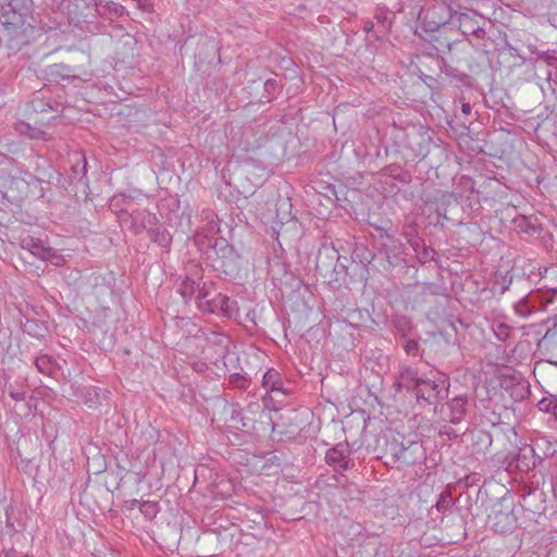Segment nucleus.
I'll use <instances>...</instances> for the list:
<instances>
[{
    "label": "nucleus",
    "mask_w": 557,
    "mask_h": 557,
    "mask_svg": "<svg viewBox=\"0 0 557 557\" xmlns=\"http://www.w3.org/2000/svg\"><path fill=\"white\" fill-rule=\"evenodd\" d=\"M547 376L550 380V382L547 383L548 387L550 389H557V368L556 367H552L547 371Z\"/></svg>",
    "instance_id": "393cba45"
},
{
    "label": "nucleus",
    "mask_w": 557,
    "mask_h": 557,
    "mask_svg": "<svg viewBox=\"0 0 557 557\" xmlns=\"http://www.w3.org/2000/svg\"><path fill=\"white\" fill-rule=\"evenodd\" d=\"M79 164H77L76 166H74V172L77 173V168H78Z\"/></svg>",
    "instance_id": "4c0bfd02"
},
{
    "label": "nucleus",
    "mask_w": 557,
    "mask_h": 557,
    "mask_svg": "<svg viewBox=\"0 0 557 557\" xmlns=\"http://www.w3.org/2000/svg\"><path fill=\"white\" fill-rule=\"evenodd\" d=\"M471 110H472V108H471L470 103L463 102L461 104V112H462L463 115H469L471 113Z\"/></svg>",
    "instance_id": "f704fd0d"
},
{
    "label": "nucleus",
    "mask_w": 557,
    "mask_h": 557,
    "mask_svg": "<svg viewBox=\"0 0 557 557\" xmlns=\"http://www.w3.org/2000/svg\"><path fill=\"white\" fill-rule=\"evenodd\" d=\"M263 87L269 96H273L277 91L278 85L275 79L270 78L264 82Z\"/></svg>",
    "instance_id": "cd10ccee"
},
{
    "label": "nucleus",
    "mask_w": 557,
    "mask_h": 557,
    "mask_svg": "<svg viewBox=\"0 0 557 557\" xmlns=\"http://www.w3.org/2000/svg\"><path fill=\"white\" fill-rule=\"evenodd\" d=\"M488 522L496 533L507 534L516 529L517 518L511 510H498L490 516Z\"/></svg>",
    "instance_id": "1a4fd4ad"
},
{
    "label": "nucleus",
    "mask_w": 557,
    "mask_h": 557,
    "mask_svg": "<svg viewBox=\"0 0 557 557\" xmlns=\"http://www.w3.org/2000/svg\"><path fill=\"white\" fill-rule=\"evenodd\" d=\"M132 228L134 233H139L148 228L149 238L161 247H168L171 244L172 237L165 227L157 226L150 227L156 224L157 216L146 210L135 211L131 214Z\"/></svg>",
    "instance_id": "20e7f679"
},
{
    "label": "nucleus",
    "mask_w": 557,
    "mask_h": 557,
    "mask_svg": "<svg viewBox=\"0 0 557 557\" xmlns=\"http://www.w3.org/2000/svg\"><path fill=\"white\" fill-rule=\"evenodd\" d=\"M18 245L23 250L54 267H62L65 262L62 255L58 253L53 248L46 246L40 238L24 235L20 237Z\"/></svg>",
    "instance_id": "39448f33"
},
{
    "label": "nucleus",
    "mask_w": 557,
    "mask_h": 557,
    "mask_svg": "<svg viewBox=\"0 0 557 557\" xmlns=\"http://www.w3.org/2000/svg\"><path fill=\"white\" fill-rule=\"evenodd\" d=\"M404 349L405 351L408 354V355H411V356H417L419 354V344L418 342L413 341V339H408L406 343H405V346H404Z\"/></svg>",
    "instance_id": "5701e85b"
},
{
    "label": "nucleus",
    "mask_w": 557,
    "mask_h": 557,
    "mask_svg": "<svg viewBox=\"0 0 557 557\" xmlns=\"http://www.w3.org/2000/svg\"><path fill=\"white\" fill-rule=\"evenodd\" d=\"M539 60L545 61L548 65H553L557 59L554 55H550L548 51H536L535 52Z\"/></svg>",
    "instance_id": "c85d7f7f"
},
{
    "label": "nucleus",
    "mask_w": 557,
    "mask_h": 557,
    "mask_svg": "<svg viewBox=\"0 0 557 557\" xmlns=\"http://www.w3.org/2000/svg\"><path fill=\"white\" fill-rule=\"evenodd\" d=\"M510 283H511V278H509V281L507 282L506 276H504L503 282L502 283L497 282L496 284L499 285V292L502 294H504L508 289Z\"/></svg>",
    "instance_id": "72a5a7b5"
},
{
    "label": "nucleus",
    "mask_w": 557,
    "mask_h": 557,
    "mask_svg": "<svg viewBox=\"0 0 557 557\" xmlns=\"http://www.w3.org/2000/svg\"><path fill=\"white\" fill-rule=\"evenodd\" d=\"M8 393L10 397L16 401H22L25 399V391L24 389H14L11 385L8 387Z\"/></svg>",
    "instance_id": "bb28decb"
},
{
    "label": "nucleus",
    "mask_w": 557,
    "mask_h": 557,
    "mask_svg": "<svg viewBox=\"0 0 557 557\" xmlns=\"http://www.w3.org/2000/svg\"><path fill=\"white\" fill-rule=\"evenodd\" d=\"M462 15L453 2L435 1L423 11V23L428 30L435 32L447 24L460 23Z\"/></svg>",
    "instance_id": "f03ea898"
},
{
    "label": "nucleus",
    "mask_w": 557,
    "mask_h": 557,
    "mask_svg": "<svg viewBox=\"0 0 557 557\" xmlns=\"http://www.w3.org/2000/svg\"><path fill=\"white\" fill-rule=\"evenodd\" d=\"M110 11L113 12L115 15L121 16L124 13V7L112 2L109 7Z\"/></svg>",
    "instance_id": "473e14b6"
},
{
    "label": "nucleus",
    "mask_w": 557,
    "mask_h": 557,
    "mask_svg": "<svg viewBox=\"0 0 557 557\" xmlns=\"http://www.w3.org/2000/svg\"><path fill=\"white\" fill-rule=\"evenodd\" d=\"M199 309L211 313L220 311L223 315L232 317L236 311V302L223 294H216L209 301L200 302Z\"/></svg>",
    "instance_id": "6e6552de"
},
{
    "label": "nucleus",
    "mask_w": 557,
    "mask_h": 557,
    "mask_svg": "<svg viewBox=\"0 0 557 557\" xmlns=\"http://www.w3.org/2000/svg\"><path fill=\"white\" fill-rule=\"evenodd\" d=\"M239 379H240L239 375H236V377L234 379V382L238 381Z\"/></svg>",
    "instance_id": "58836bf2"
},
{
    "label": "nucleus",
    "mask_w": 557,
    "mask_h": 557,
    "mask_svg": "<svg viewBox=\"0 0 557 557\" xmlns=\"http://www.w3.org/2000/svg\"><path fill=\"white\" fill-rule=\"evenodd\" d=\"M473 440V451L480 454L484 453L492 445V436L488 432L485 431H476L472 433Z\"/></svg>",
    "instance_id": "dca6fc26"
},
{
    "label": "nucleus",
    "mask_w": 557,
    "mask_h": 557,
    "mask_svg": "<svg viewBox=\"0 0 557 557\" xmlns=\"http://www.w3.org/2000/svg\"><path fill=\"white\" fill-rule=\"evenodd\" d=\"M555 400H547V399H542L540 403H539V407L541 410H545V411H548V410H553V406L555 404Z\"/></svg>",
    "instance_id": "2f4dec72"
},
{
    "label": "nucleus",
    "mask_w": 557,
    "mask_h": 557,
    "mask_svg": "<svg viewBox=\"0 0 557 557\" xmlns=\"http://www.w3.org/2000/svg\"><path fill=\"white\" fill-rule=\"evenodd\" d=\"M134 1L137 2V5L139 9H141L146 12L152 11V3L150 0H134Z\"/></svg>",
    "instance_id": "7c9ffc66"
},
{
    "label": "nucleus",
    "mask_w": 557,
    "mask_h": 557,
    "mask_svg": "<svg viewBox=\"0 0 557 557\" xmlns=\"http://www.w3.org/2000/svg\"><path fill=\"white\" fill-rule=\"evenodd\" d=\"M419 242H420V239H419V238H417V239H414V240H411V242H410V244H411V246H413L414 248H417V247L419 246Z\"/></svg>",
    "instance_id": "e433bc0d"
},
{
    "label": "nucleus",
    "mask_w": 557,
    "mask_h": 557,
    "mask_svg": "<svg viewBox=\"0 0 557 557\" xmlns=\"http://www.w3.org/2000/svg\"><path fill=\"white\" fill-rule=\"evenodd\" d=\"M18 557H29V556H27V555H22V556H18Z\"/></svg>",
    "instance_id": "ea45409f"
},
{
    "label": "nucleus",
    "mask_w": 557,
    "mask_h": 557,
    "mask_svg": "<svg viewBox=\"0 0 557 557\" xmlns=\"http://www.w3.org/2000/svg\"><path fill=\"white\" fill-rule=\"evenodd\" d=\"M513 308H515L516 313L520 317H528L531 312L529 307L527 306V304L523 300L517 302Z\"/></svg>",
    "instance_id": "a878e982"
},
{
    "label": "nucleus",
    "mask_w": 557,
    "mask_h": 557,
    "mask_svg": "<svg viewBox=\"0 0 557 557\" xmlns=\"http://www.w3.org/2000/svg\"><path fill=\"white\" fill-rule=\"evenodd\" d=\"M32 0H9L11 11H5L0 17V34L9 41H22L25 34V21L20 12L27 9Z\"/></svg>",
    "instance_id": "f257e3e1"
},
{
    "label": "nucleus",
    "mask_w": 557,
    "mask_h": 557,
    "mask_svg": "<svg viewBox=\"0 0 557 557\" xmlns=\"http://www.w3.org/2000/svg\"><path fill=\"white\" fill-rule=\"evenodd\" d=\"M139 510L145 515V517L152 519L158 513V505L156 502H143L139 504Z\"/></svg>",
    "instance_id": "6ab92c4d"
},
{
    "label": "nucleus",
    "mask_w": 557,
    "mask_h": 557,
    "mask_svg": "<svg viewBox=\"0 0 557 557\" xmlns=\"http://www.w3.org/2000/svg\"><path fill=\"white\" fill-rule=\"evenodd\" d=\"M35 366L39 372L46 375H52L55 371V362L48 355L39 356L35 359Z\"/></svg>",
    "instance_id": "f3484780"
},
{
    "label": "nucleus",
    "mask_w": 557,
    "mask_h": 557,
    "mask_svg": "<svg viewBox=\"0 0 557 557\" xmlns=\"http://www.w3.org/2000/svg\"><path fill=\"white\" fill-rule=\"evenodd\" d=\"M81 162H82L81 172H82V175L85 176L86 172H87V170H86L87 161H86L85 157L81 158Z\"/></svg>",
    "instance_id": "c9c22d12"
},
{
    "label": "nucleus",
    "mask_w": 557,
    "mask_h": 557,
    "mask_svg": "<svg viewBox=\"0 0 557 557\" xmlns=\"http://www.w3.org/2000/svg\"><path fill=\"white\" fill-rule=\"evenodd\" d=\"M539 462H541V458L536 456L534 448L531 446L520 448L516 456V467L522 472L534 469Z\"/></svg>",
    "instance_id": "9d476101"
},
{
    "label": "nucleus",
    "mask_w": 557,
    "mask_h": 557,
    "mask_svg": "<svg viewBox=\"0 0 557 557\" xmlns=\"http://www.w3.org/2000/svg\"><path fill=\"white\" fill-rule=\"evenodd\" d=\"M262 386L270 393L280 392L284 394L282 375L275 369H269L263 374Z\"/></svg>",
    "instance_id": "f8f14e48"
},
{
    "label": "nucleus",
    "mask_w": 557,
    "mask_h": 557,
    "mask_svg": "<svg viewBox=\"0 0 557 557\" xmlns=\"http://www.w3.org/2000/svg\"><path fill=\"white\" fill-rule=\"evenodd\" d=\"M27 127V135L32 139H41V140H49L51 139V136L44 129L26 125Z\"/></svg>",
    "instance_id": "aec40b11"
},
{
    "label": "nucleus",
    "mask_w": 557,
    "mask_h": 557,
    "mask_svg": "<svg viewBox=\"0 0 557 557\" xmlns=\"http://www.w3.org/2000/svg\"><path fill=\"white\" fill-rule=\"evenodd\" d=\"M198 287H199V284H197L196 281H194L189 277H185L178 284L177 290L182 295V297L185 299V301H187L196 293Z\"/></svg>",
    "instance_id": "a211bd4d"
},
{
    "label": "nucleus",
    "mask_w": 557,
    "mask_h": 557,
    "mask_svg": "<svg viewBox=\"0 0 557 557\" xmlns=\"http://www.w3.org/2000/svg\"><path fill=\"white\" fill-rule=\"evenodd\" d=\"M391 14L392 13L386 8H377L374 17L379 23H381L384 26L385 23L388 21Z\"/></svg>",
    "instance_id": "412c9836"
},
{
    "label": "nucleus",
    "mask_w": 557,
    "mask_h": 557,
    "mask_svg": "<svg viewBox=\"0 0 557 557\" xmlns=\"http://www.w3.org/2000/svg\"><path fill=\"white\" fill-rule=\"evenodd\" d=\"M421 381H422V379H420L418 376V372L414 369H412L410 367H403L400 374H399V380L397 382V386L399 388L404 387L406 389L416 391L417 385Z\"/></svg>",
    "instance_id": "ddd939ff"
},
{
    "label": "nucleus",
    "mask_w": 557,
    "mask_h": 557,
    "mask_svg": "<svg viewBox=\"0 0 557 557\" xmlns=\"http://www.w3.org/2000/svg\"><path fill=\"white\" fill-rule=\"evenodd\" d=\"M414 392L420 405H432L446 397L448 391L445 380H422Z\"/></svg>",
    "instance_id": "423d86ee"
},
{
    "label": "nucleus",
    "mask_w": 557,
    "mask_h": 557,
    "mask_svg": "<svg viewBox=\"0 0 557 557\" xmlns=\"http://www.w3.org/2000/svg\"><path fill=\"white\" fill-rule=\"evenodd\" d=\"M351 449L348 443H338L329 449L325 456L326 462L339 470H348L354 468L355 462L350 458Z\"/></svg>",
    "instance_id": "0eeeda50"
},
{
    "label": "nucleus",
    "mask_w": 557,
    "mask_h": 557,
    "mask_svg": "<svg viewBox=\"0 0 557 557\" xmlns=\"http://www.w3.org/2000/svg\"><path fill=\"white\" fill-rule=\"evenodd\" d=\"M467 398L461 396L453 398L447 404L449 410L448 418L451 423L457 424L463 419L467 411Z\"/></svg>",
    "instance_id": "9b49d317"
},
{
    "label": "nucleus",
    "mask_w": 557,
    "mask_h": 557,
    "mask_svg": "<svg viewBox=\"0 0 557 557\" xmlns=\"http://www.w3.org/2000/svg\"><path fill=\"white\" fill-rule=\"evenodd\" d=\"M450 506V497L448 495L441 494L435 507L438 511H445Z\"/></svg>",
    "instance_id": "b1692460"
},
{
    "label": "nucleus",
    "mask_w": 557,
    "mask_h": 557,
    "mask_svg": "<svg viewBox=\"0 0 557 557\" xmlns=\"http://www.w3.org/2000/svg\"><path fill=\"white\" fill-rule=\"evenodd\" d=\"M198 295H197V305L199 306L200 302H206V301H209L207 299L209 293L208 290L206 289V283H203V286L200 288L198 287Z\"/></svg>",
    "instance_id": "c756f323"
},
{
    "label": "nucleus",
    "mask_w": 557,
    "mask_h": 557,
    "mask_svg": "<svg viewBox=\"0 0 557 557\" xmlns=\"http://www.w3.org/2000/svg\"><path fill=\"white\" fill-rule=\"evenodd\" d=\"M16 529L14 524L10 521L9 516L7 515V523L5 527H0V539H2L5 535L13 536L16 533Z\"/></svg>",
    "instance_id": "4be33fe9"
},
{
    "label": "nucleus",
    "mask_w": 557,
    "mask_h": 557,
    "mask_svg": "<svg viewBox=\"0 0 557 557\" xmlns=\"http://www.w3.org/2000/svg\"><path fill=\"white\" fill-rule=\"evenodd\" d=\"M513 225L519 233L529 235L536 234L541 231V226L536 223V219L532 216H517L513 219Z\"/></svg>",
    "instance_id": "2eb2a0df"
},
{
    "label": "nucleus",
    "mask_w": 557,
    "mask_h": 557,
    "mask_svg": "<svg viewBox=\"0 0 557 557\" xmlns=\"http://www.w3.org/2000/svg\"><path fill=\"white\" fill-rule=\"evenodd\" d=\"M46 90H41L34 95L29 102L32 110L35 112H46L48 110L58 112L59 103L55 102V107H53L51 99L46 96Z\"/></svg>",
    "instance_id": "4468645a"
},
{
    "label": "nucleus",
    "mask_w": 557,
    "mask_h": 557,
    "mask_svg": "<svg viewBox=\"0 0 557 557\" xmlns=\"http://www.w3.org/2000/svg\"><path fill=\"white\" fill-rule=\"evenodd\" d=\"M386 456L403 469L420 463L424 459L425 453L419 442L408 441L405 445L394 440L387 444Z\"/></svg>",
    "instance_id": "7ed1b4c3"
}]
</instances>
